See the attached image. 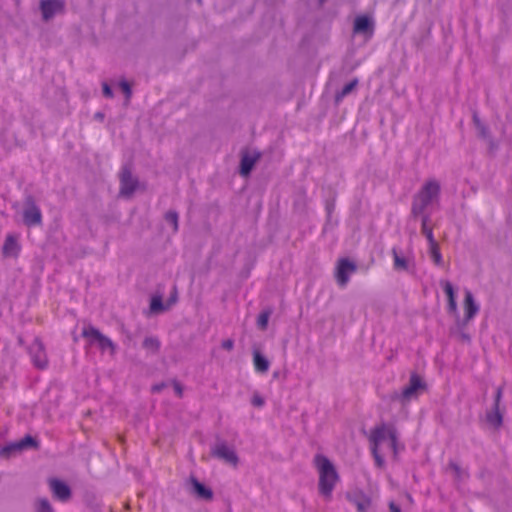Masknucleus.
I'll list each match as a JSON object with an SVG mask.
<instances>
[{
    "label": "nucleus",
    "instance_id": "nucleus-25",
    "mask_svg": "<svg viewBox=\"0 0 512 512\" xmlns=\"http://www.w3.org/2000/svg\"><path fill=\"white\" fill-rule=\"evenodd\" d=\"M169 309L166 307V302H163L162 295H154L150 300V310L153 313H161Z\"/></svg>",
    "mask_w": 512,
    "mask_h": 512
},
{
    "label": "nucleus",
    "instance_id": "nucleus-27",
    "mask_svg": "<svg viewBox=\"0 0 512 512\" xmlns=\"http://www.w3.org/2000/svg\"><path fill=\"white\" fill-rule=\"evenodd\" d=\"M472 120H473V123H474L476 129L478 130V135L484 139H488L489 129L486 125H484L481 122L477 111H473Z\"/></svg>",
    "mask_w": 512,
    "mask_h": 512
},
{
    "label": "nucleus",
    "instance_id": "nucleus-36",
    "mask_svg": "<svg viewBox=\"0 0 512 512\" xmlns=\"http://www.w3.org/2000/svg\"><path fill=\"white\" fill-rule=\"evenodd\" d=\"M455 318V324L449 328V330H466L469 322L472 319H466V315H464L463 318L460 317L458 314L457 316H454Z\"/></svg>",
    "mask_w": 512,
    "mask_h": 512
},
{
    "label": "nucleus",
    "instance_id": "nucleus-17",
    "mask_svg": "<svg viewBox=\"0 0 512 512\" xmlns=\"http://www.w3.org/2000/svg\"><path fill=\"white\" fill-rule=\"evenodd\" d=\"M346 498L356 506L358 512H367L371 506V498L361 490L347 492Z\"/></svg>",
    "mask_w": 512,
    "mask_h": 512
},
{
    "label": "nucleus",
    "instance_id": "nucleus-31",
    "mask_svg": "<svg viewBox=\"0 0 512 512\" xmlns=\"http://www.w3.org/2000/svg\"><path fill=\"white\" fill-rule=\"evenodd\" d=\"M160 341L156 337H146L142 343V347L150 350L153 354H157L160 350Z\"/></svg>",
    "mask_w": 512,
    "mask_h": 512
},
{
    "label": "nucleus",
    "instance_id": "nucleus-2",
    "mask_svg": "<svg viewBox=\"0 0 512 512\" xmlns=\"http://www.w3.org/2000/svg\"><path fill=\"white\" fill-rule=\"evenodd\" d=\"M440 194V184L436 180L427 181L420 191L414 196L411 215L413 218L425 215L424 211L433 200L438 199Z\"/></svg>",
    "mask_w": 512,
    "mask_h": 512
},
{
    "label": "nucleus",
    "instance_id": "nucleus-22",
    "mask_svg": "<svg viewBox=\"0 0 512 512\" xmlns=\"http://www.w3.org/2000/svg\"><path fill=\"white\" fill-rule=\"evenodd\" d=\"M253 363L255 370L259 373H266L270 366L267 357L257 349L253 351Z\"/></svg>",
    "mask_w": 512,
    "mask_h": 512
},
{
    "label": "nucleus",
    "instance_id": "nucleus-28",
    "mask_svg": "<svg viewBox=\"0 0 512 512\" xmlns=\"http://www.w3.org/2000/svg\"><path fill=\"white\" fill-rule=\"evenodd\" d=\"M429 221H430V216L428 214L422 215L421 231H422V234L426 237L428 243H432L433 241H436V240L434 239L432 228H430L428 226Z\"/></svg>",
    "mask_w": 512,
    "mask_h": 512
},
{
    "label": "nucleus",
    "instance_id": "nucleus-14",
    "mask_svg": "<svg viewBox=\"0 0 512 512\" xmlns=\"http://www.w3.org/2000/svg\"><path fill=\"white\" fill-rule=\"evenodd\" d=\"M48 484L55 499L67 502L72 498L71 487L65 481L58 478H50Z\"/></svg>",
    "mask_w": 512,
    "mask_h": 512
},
{
    "label": "nucleus",
    "instance_id": "nucleus-16",
    "mask_svg": "<svg viewBox=\"0 0 512 512\" xmlns=\"http://www.w3.org/2000/svg\"><path fill=\"white\" fill-rule=\"evenodd\" d=\"M39 8L42 14V19L44 21H48L57 13L64 12L65 2L63 0H41Z\"/></svg>",
    "mask_w": 512,
    "mask_h": 512
},
{
    "label": "nucleus",
    "instance_id": "nucleus-6",
    "mask_svg": "<svg viewBox=\"0 0 512 512\" xmlns=\"http://www.w3.org/2000/svg\"><path fill=\"white\" fill-rule=\"evenodd\" d=\"M120 195L124 198L131 197L138 188L139 180L132 174V164L126 163L119 173Z\"/></svg>",
    "mask_w": 512,
    "mask_h": 512
},
{
    "label": "nucleus",
    "instance_id": "nucleus-40",
    "mask_svg": "<svg viewBox=\"0 0 512 512\" xmlns=\"http://www.w3.org/2000/svg\"><path fill=\"white\" fill-rule=\"evenodd\" d=\"M448 467L455 472V476L457 479H461L462 469L457 463H455L454 461H450Z\"/></svg>",
    "mask_w": 512,
    "mask_h": 512
},
{
    "label": "nucleus",
    "instance_id": "nucleus-32",
    "mask_svg": "<svg viewBox=\"0 0 512 512\" xmlns=\"http://www.w3.org/2000/svg\"><path fill=\"white\" fill-rule=\"evenodd\" d=\"M165 221L172 226L173 232L179 229V214L175 210H169L164 215Z\"/></svg>",
    "mask_w": 512,
    "mask_h": 512
},
{
    "label": "nucleus",
    "instance_id": "nucleus-8",
    "mask_svg": "<svg viewBox=\"0 0 512 512\" xmlns=\"http://www.w3.org/2000/svg\"><path fill=\"white\" fill-rule=\"evenodd\" d=\"M211 456L224 461L232 466H237L239 457L235 450L227 445V442L217 437L216 444L211 449Z\"/></svg>",
    "mask_w": 512,
    "mask_h": 512
},
{
    "label": "nucleus",
    "instance_id": "nucleus-47",
    "mask_svg": "<svg viewBox=\"0 0 512 512\" xmlns=\"http://www.w3.org/2000/svg\"><path fill=\"white\" fill-rule=\"evenodd\" d=\"M489 138V150L492 152L494 151L495 149H497V145L494 143V141L490 138V136L488 137Z\"/></svg>",
    "mask_w": 512,
    "mask_h": 512
},
{
    "label": "nucleus",
    "instance_id": "nucleus-33",
    "mask_svg": "<svg viewBox=\"0 0 512 512\" xmlns=\"http://www.w3.org/2000/svg\"><path fill=\"white\" fill-rule=\"evenodd\" d=\"M35 512H54L50 502L46 498H38L34 504Z\"/></svg>",
    "mask_w": 512,
    "mask_h": 512
},
{
    "label": "nucleus",
    "instance_id": "nucleus-48",
    "mask_svg": "<svg viewBox=\"0 0 512 512\" xmlns=\"http://www.w3.org/2000/svg\"><path fill=\"white\" fill-rule=\"evenodd\" d=\"M17 341H18V344H19V345H21V346H23V345H24V338H23L21 335H19V336L17 337Z\"/></svg>",
    "mask_w": 512,
    "mask_h": 512
},
{
    "label": "nucleus",
    "instance_id": "nucleus-44",
    "mask_svg": "<svg viewBox=\"0 0 512 512\" xmlns=\"http://www.w3.org/2000/svg\"><path fill=\"white\" fill-rule=\"evenodd\" d=\"M165 382H160L152 386V392H161L166 387Z\"/></svg>",
    "mask_w": 512,
    "mask_h": 512
},
{
    "label": "nucleus",
    "instance_id": "nucleus-15",
    "mask_svg": "<svg viewBox=\"0 0 512 512\" xmlns=\"http://www.w3.org/2000/svg\"><path fill=\"white\" fill-rule=\"evenodd\" d=\"M29 354L32 357L33 364L38 369H45L48 364V359L45 353V347L39 337L34 339V342L28 348Z\"/></svg>",
    "mask_w": 512,
    "mask_h": 512
},
{
    "label": "nucleus",
    "instance_id": "nucleus-12",
    "mask_svg": "<svg viewBox=\"0 0 512 512\" xmlns=\"http://www.w3.org/2000/svg\"><path fill=\"white\" fill-rule=\"evenodd\" d=\"M186 489L197 499L211 501L214 497L213 490L204 483L200 482L194 475H190V477L187 479Z\"/></svg>",
    "mask_w": 512,
    "mask_h": 512
},
{
    "label": "nucleus",
    "instance_id": "nucleus-43",
    "mask_svg": "<svg viewBox=\"0 0 512 512\" xmlns=\"http://www.w3.org/2000/svg\"><path fill=\"white\" fill-rule=\"evenodd\" d=\"M221 347L225 350L231 351L234 347V341L232 339L223 340Z\"/></svg>",
    "mask_w": 512,
    "mask_h": 512
},
{
    "label": "nucleus",
    "instance_id": "nucleus-1",
    "mask_svg": "<svg viewBox=\"0 0 512 512\" xmlns=\"http://www.w3.org/2000/svg\"><path fill=\"white\" fill-rule=\"evenodd\" d=\"M314 465L319 473L318 488L324 497H330L335 484L339 481V474L331 460L323 454H316Z\"/></svg>",
    "mask_w": 512,
    "mask_h": 512
},
{
    "label": "nucleus",
    "instance_id": "nucleus-20",
    "mask_svg": "<svg viewBox=\"0 0 512 512\" xmlns=\"http://www.w3.org/2000/svg\"><path fill=\"white\" fill-rule=\"evenodd\" d=\"M463 307L466 319H473L479 311V305L476 303L474 296L470 290L465 291Z\"/></svg>",
    "mask_w": 512,
    "mask_h": 512
},
{
    "label": "nucleus",
    "instance_id": "nucleus-51",
    "mask_svg": "<svg viewBox=\"0 0 512 512\" xmlns=\"http://www.w3.org/2000/svg\"><path fill=\"white\" fill-rule=\"evenodd\" d=\"M118 439H119V441H120L121 443H123V442H124V439H123V437H122V436H119V438H118Z\"/></svg>",
    "mask_w": 512,
    "mask_h": 512
},
{
    "label": "nucleus",
    "instance_id": "nucleus-30",
    "mask_svg": "<svg viewBox=\"0 0 512 512\" xmlns=\"http://www.w3.org/2000/svg\"><path fill=\"white\" fill-rule=\"evenodd\" d=\"M118 87L125 95V105H128L133 94L131 83H129L125 77H122L118 82Z\"/></svg>",
    "mask_w": 512,
    "mask_h": 512
},
{
    "label": "nucleus",
    "instance_id": "nucleus-29",
    "mask_svg": "<svg viewBox=\"0 0 512 512\" xmlns=\"http://www.w3.org/2000/svg\"><path fill=\"white\" fill-rule=\"evenodd\" d=\"M392 255L395 270H408V260L405 257L400 256L396 248L392 249Z\"/></svg>",
    "mask_w": 512,
    "mask_h": 512
},
{
    "label": "nucleus",
    "instance_id": "nucleus-37",
    "mask_svg": "<svg viewBox=\"0 0 512 512\" xmlns=\"http://www.w3.org/2000/svg\"><path fill=\"white\" fill-rule=\"evenodd\" d=\"M177 301H178V290H177V286L174 285L172 288V291L170 293V296L166 301V307L170 308L172 305L176 304Z\"/></svg>",
    "mask_w": 512,
    "mask_h": 512
},
{
    "label": "nucleus",
    "instance_id": "nucleus-42",
    "mask_svg": "<svg viewBox=\"0 0 512 512\" xmlns=\"http://www.w3.org/2000/svg\"><path fill=\"white\" fill-rule=\"evenodd\" d=\"M173 387H174L175 393L179 397H182V395H183V386H182V384L179 381H177V380H173Z\"/></svg>",
    "mask_w": 512,
    "mask_h": 512
},
{
    "label": "nucleus",
    "instance_id": "nucleus-3",
    "mask_svg": "<svg viewBox=\"0 0 512 512\" xmlns=\"http://www.w3.org/2000/svg\"><path fill=\"white\" fill-rule=\"evenodd\" d=\"M427 387L425 381L416 372H412L409 383L405 386L401 393L394 391L390 395L391 401H401L403 404L409 402L413 397L417 396L422 390Z\"/></svg>",
    "mask_w": 512,
    "mask_h": 512
},
{
    "label": "nucleus",
    "instance_id": "nucleus-38",
    "mask_svg": "<svg viewBox=\"0 0 512 512\" xmlns=\"http://www.w3.org/2000/svg\"><path fill=\"white\" fill-rule=\"evenodd\" d=\"M335 202H336L335 196L326 200L325 208H326L328 219H330V217L335 209Z\"/></svg>",
    "mask_w": 512,
    "mask_h": 512
},
{
    "label": "nucleus",
    "instance_id": "nucleus-35",
    "mask_svg": "<svg viewBox=\"0 0 512 512\" xmlns=\"http://www.w3.org/2000/svg\"><path fill=\"white\" fill-rule=\"evenodd\" d=\"M452 337H456L462 343H471V335L466 330H449Z\"/></svg>",
    "mask_w": 512,
    "mask_h": 512
},
{
    "label": "nucleus",
    "instance_id": "nucleus-13",
    "mask_svg": "<svg viewBox=\"0 0 512 512\" xmlns=\"http://www.w3.org/2000/svg\"><path fill=\"white\" fill-rule=\"evenodd\" d=\"M385 429H386V424L382 423V424L376 426L371 431V434L369 437V441L371 443V450H372V454L375 459V463L380 468L384 467L385 460H384L383 456L379 454L378 446L382 441L385 440Z\"/></svg>",
    "mask_w": 512,
    "mask_h": 512
},
{
    "label": "nucleus",
    "instance_id": "nucleus-9",
    "mask_svg": "<svg viewBox=\"0 0 512 512\" xmlns=\"http://www.w3.org/2000/svg\"><path fill=\"white\" fill-rule=\"evenodd\" d=\"M262 153L254 150L252 153L248 148L241 150V158L238 166V173L240 176L249 177L254 170L257 162L261 159Z\"/></svg>",
    "mask_w": 512,
    "mask_h": 512
},
{
    "label": "nucleus",
    "instance_id": "nucleus-49",
    "mask_svg": "<svg viewBox=\"0 0 512 512\" xmlns=\"http://www.w3.org/2000/svg\"><path fill=\"white\" fill-rule=\"evenodd\" d=\"M327 0H318L319 7H322Z\"/></svg>",
    "mask_w": 512,
    "mask_h": 512
},
{
    "label": "nucleus",
    "instance_id": "nucleus-46",
    "mask_svg": "<svg viewBox=\"0 0 512 512\" xmlns=\"http://www.w3.org/2000/svg\"><path fill=\"white\" fill-rule=\"evenodd\" d=\"M94 118L99 121H103L105 118V115L103 112H96L94 115Z\"/></svg>",
    "mask_w": 512,
    "mask_h": 512
},
{
    "label": "nucleus",
    "instance_id": "nucleus-4",
    "mask_svg": "<svg viewBox=\"0 0 512 512\" xmlns=\"http://www.w3.org/2000/svg\"><path fill=\"white\" fill-rule=\"evenodd\" d=\"M39 441L30 434L25 435L19 441L8 443L0 447V457L9 459L10 457L28 449H39Z\"/></svg>",
    "mask_w": 512,
    "mask_h": 512
},
{
    "label": "nucleus",
    "instance_id": "nucleus-7",
    "mask_svg": "<svg viewBox=\"0 0 512 512\" xmlns=\"http://www.w3.org/2000/svg\"><path fill=\"white\" fill-rule=\"evenodd\" d=\"M502 396L503 387L499 386L494 396L492 408L486 412V422L496 431L502 427L504 420L505 408H500Z\"/></svg>",
    "mask_w": 512,
    "mask_h": 512
},
{
    "label": "nucleus",
    "instance_id": "nucleus-10",
    "mask_svg": "<svg viewBox=\"0 0 512 512\" xmlns=\"http://www.w3.org/2000/svg\"><path fill=\"white\" fill-rule=\"evenodd\" d=\"M23 223L27 227L41 225L42 223V213L32 195L26 196L24 201Z\"/></svg>",
    "mask_w": 512,
    "mask_h": 512
},
{
    "label": "nucleus",
    "instance_id": "nucleus-41",
    "mask_svg": "<svg viewBox=\"0 0 512 512\" xmlns=\"http://www.w3.org/2000/svg\"><path fill=\"white\" fill-rule=\"evenodd\" d=\"M251 403L255 407H262L264 405V399L260 395L254 394L251 399Z\"/></svg>",
    "mask_w": 512,
    "mask_h": 512
},
{
    "label": "nucleus",
    "instance_id": "nucleus-19",
    "mask_svg": "<svg viewBox=\"0 0 512 512\" xmlns=\"http://www.w3.org/2000/svg\"><path fill=\"white\" fill-rule=\"evenodd\" d=\"M441 286L447 296V312L451 316H457L459 314L457 301H456V290L452 283L448 280L441 281Z\"/></svg>",
    "mask_w": 512,
    "mask_h": 512
},
{
    "label": "nucleus",
    "instance_id": "nucleus-45",
    "mask_svg": "<svg viewBox=\"0 0 512 512\" xmlns=\"http://www.w3.org/2000/svg\"><path fill=\"white\" fill-rule=\"evenodd\" d=\"M389 511L390 512H402L401 507L396 504L394 501L389 502Z\"/></svg>",
    "mask_w": 512,
    "mask_h": 512
},
{
    "label": "nucleus",
    "instance_id": "nucleus-26",
    "mask_svg": "<svg viewBox=\"0 0 512 512\" xmlns=\"http://www.w3.org/2000/svg\"><path fill=\"white\" fill-rule=\"evenodd\" d=\"M429 254H430L435 265H437V266L443 265V259H442V255H441L440 248H439L437 241H433L432 243H429Z\"/></svg>",
    "mask_w": 512,
    "mask_h": 512
},
{
    "label": "nucleus",
    "instance_id": "nucleus-11",
    "mask_svg": "<svg viewBox=\"0 0 512 512\" xmlns=\"http://www.w3.org/2000/svg\"><path fill=\"white\" fill-rule=\"evenodd\" d=\"M357 271V264L345 257L337 261L335 268V278L340 287H345L349 282V275Z\"/></svg>",
    "mask_w": 512,
    "mask_h": 512
},
{
    "label": "nucleus",
    "instance_id": "nucleus-5",
    "mask_svg": "<svg viewBox=\"0 0 512 512\" xmlns=\"http://www.w3.org/2000/svg\"><path fill=\"white\" fill-rule=\"evenodd\" d=\"M82 337L88 340L89 345H97L101 351L109 349L111 355H114L116 352V345L111 339L92 325L83 328Z\"/></svg>",
    "mask_w": 512,
    "mask_h": 512
},
{
    "label": "nucleus",
    "instance_id": "nucleus-39",
    "mask_svg": "<svg viewBox=\"0 0 512 512\" xmlns=\"http://www.w3.org/2000/svg\"><path fill=\"white\" fill-rule=\"evenodd\" d=\"M102 93H103V96L106 97V98H113L114 97L113 89L111 88V86L107 82H103L102 83Z\"/></svg>",
    "mask_w": 512,
    "mask_h": 512
},
{
    "label": "nucleus",
    "instance_id": "nucleus-21",
    "mask_svg": "<svg viewBox=\"0 0 512 512\" xmlns=\"http://www.w3.org/2000/svg\"><path fill=\"white\" fill-rule=\"evenodd\" d=\"M20 251L17 238L14 235L9 234L2 247V253L4 257H17Z\"/></svg>",
    "mask_w": 512,
    "mask_h": 512
},
{
    "label": "nucleus",
    "instance_id": "nucleus-18",
    "mask_svg": "<svg viewBox=\"0 0 512 512\" xmlns=\"http://www.w3.org/2000/svg\"><path fill=\"white\" fill-rule=\"evenodd\" d=\"M374 31V21L369 15H360L354 19L353 33L371 36Z\"/></svg>",
    "mask_w": 512,
    "mask_h": 512
},
{
    "label": "nucleus",
    "instance_id": "nucleus-24",
    "mask_svg": "<svg viewBox=\"0 0 512 512\" xmlns=\"http://www.w3.org/2000/svg\"><path fill=\"white\" fill-rule=\"evenodd\" d=\"M388 437L390 441V447L393 450L394 456L398 453V438L397 430L393 425L387 426L385 429V438Z\"/></svg>",
    "mask_w": 512,
    "mask_h": 512
},
{
    "label": "nucleus",
    "instance_id": "nucleus-23",
    "mask_svg": "<svg viewBox=\"0 0 512 512\" xmlns=\"http://www.w3.org/2000/svg\"><path fill=\"white\" fill-rule=\"evenodd\" d=\"M359 80L358 78H353L351 81L346 83L342 89L335 94V103H339L342 101L344 97L352 93L356 87L358 86Z\"/></svg>",
    "mask_w": 512,
    "mask_h": 512
},
{
    "label": "nucleus",
    "instance_id": "nucleus-34",
    "mask_svg": "<svg viewBox=\"0 0 512 512\" xmlns=\"http://www.w3.org/2000/svg\"><path fill=\"white\" fill-rule=\"evenodd\" d=\"M272 311L270 309L262 311L257 318V326L260 330L265 331L268 327L269 318Z\"/></svg>",
    "mask_w": 512,
    "mask_h": 512
},
{
    "label": "nucleus",
    "instance_id": "nucleus-50",
    "mask_svg": "<svg viewBox=\"0 0 512 512\" xmlns=\"http://www.w3.org/2000/svg\"><path fill=\"white\" fill-rule=\"evenodd\" d=\"M327 0H318L319 7H322Z\"/></svg>",
    "mask_w": 512,
    "mask_h": 512
}]
</instances>
